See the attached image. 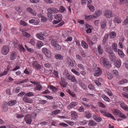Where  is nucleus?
Returning a JSON list of instances; mask_svg holds the SVG:
<instances>
[{
  "mask_svg": "<svg viewBox=\"0 0 128 128\" xmlns=\"http://www.w3.org/2000/svg\"><path fill=\"white\" fill-rule=\"evenodd\" d=\"M100 61L101 64L107 68H109L110 66V64L108 62V59L102 57L100 59Z\"/></svg>",
  "mask_w": 128,
  "mask_h": 128,
  "instance_id": "nucleus-1",
  "label": "nucleus"
},
{
  "mask_svg": "<svg viewBox=\"0 0 128 128\" xmlns=\"http://www.w3.org/2000/svg\"><path fill=\"white\" fill-rule=\"evenodd\" d=\"M101 114L105 116L108 118H110L112 120H115L116 119L112 115L110 114L107 112L106 110H101L100 111Z\"/></svg>",
  "mask_w": 128,
  "mask_h": 128,
  "instance_id": "nucleus-2",
  "label": "nucleus"
},
{
  "mask_svg": "<svg viewBox=\"0 0 128 128\" xmlns=\"http://www.w3.org/2000/svg\"><path fill=\"white\" fill-rule=\"evenodd\" d=\"M104 16L108 18H110L114 17V14L110 10H106L104 12Z\"/></svg>",
  "mask_w": 128,
  "mask_h": 128,
  "instance_id": "nucleus-3",
  "label": "nucleus"
},
{
  "mask_svg": "<svg viewBox=\"0 0 128 128\" xmlns=\"http://www.w3.org/2000/svg\"><path fill=\"white\" fill-rule=\"evenodd\" d=\"M30 82L34 85H36V87L35 88L36 90L40 91L43 88L41 85L40 82H38L37 81H36V82L30 81Z\"/></svg>",
  "mask_w": 128,
  "mask_h": 128,
  "instance_id": "nucleus-4",
  "label": "nucleus"
},
{
  "mask_svg": "<svg viewBox=\"0 0 128 128\" xmlns=\"http://www.w3.org/2000/svg\"><path fill=\"white\" fill-rule=\"evenodd\" d=\"M42 52L48 58H50L51 56V54L50 51L46 48H44L42 50Z\"/></svg>",
  "mask_w": 128,
  "mask_h": 128,
  "instance_id": "nucleus-5",
  "label": "nucleus"
},
{
  "mask_svg": "<svg viewBox=\"0 0 128 128\" xmlns=\"http://www.w3.org/2000/svg\"><path fill=\"white\" fill-rule=\"evenodd\" d=\"M9 48L6 46H3L2 49L1 53L4 55H6L9 52Z\"/></svg>",
  "mask_w": 128,
  "mask_h": 128,
  "instance_id": "nucleus-6",
  "label": "nucleus"
},
{
  "mask_svg": "<svg viewBox=\"0 0 128 128\" xmlns=\"http://www.w3.org/2000/svg\"><path fill=\"white\" fill-rule=\"evenodd\" d=\"M24 120L26 123L28 124H30L32 121L31 116L30 114L26 116L24 118Z\"/></svg>",
  "mask_w": 128,
  "mask_h": 128,
  "instance_id": "nucleus-7",
  "label": "nucleus"
},
{
  "mask_svg": "<svg viewBox=\"0 0 128 128\" xmlns=\"http://www.w3.org/2000/svg\"><path fill=\"white\" fill-rule=\"evenodd\" d=\"M66 76L69 80H70L73 82L76 83L77 82V81L74 76H72L68 74H66Z\"/></svg>",
  "mask_w": 128,
  "mask_h": 128,
  "instance_id": "nucleus-8",
  "label": "nucleus"
},
{
  "mask_svg": "<svg viewBox=\"0 0 128 128\" xmlns=\"http://www.w3.org/2000/svg\"><path fill=\"white\" fill-rule=\"evenodd\" d=\"M102 73V71L99 67H97V69L94 72L95 76H98L101 74Z\"/></svg>",
  "mask_w": 128,
  "mask_h": 128,
  "instance_id": "nucleus-9",
  "label": "nucleus"
},
{
  "mask_svg": "<svg viewBox=\"0 0 128 128\" xmlns=\"http://www.w3.org/2000/svg\"><path fill=\"white\" fill-rule=\"evenodd\" d=\"M105 51L108 52L109 54H112V56H114V54L112 53V52L111 49V47H110L109 46H106L104 47Z\"/></svg>",
  "mask_w": 128,
  "mask_h": 128,
  "instance_id": "nucleus-10",
  "label": "nucleus"
},
{
  "mask_svg": "<svg viewBox=\"0 0 128 128\" xmlns=\"http://www.w3.org/2000/svg\"><path fill=\"white\" fill-rule=\"evenodd\" d=\"M120 106L124 110L126 111H128V106L126 105L124 102L123 101L120 102Z\"/></svg>",
  "mask_w": 128,
  "mask_h": 128,
  "instance_id": "nucleus-11",
  "label": "nucleus"
},
{
  "mask_svg": "<svg viewBox=\"0 0 128 128\" xmlns=\"http://www.w3.org/2000/svg\"><path fill=\"white\" fill-rule=\"evenodd\" d=\"M47 11L48 12L52 14L57 13L58 12V10L56 8H48L47 9Z\"/></svg>",
  "mask_w": 128,
  "mask_h": 128,
  "instance_id": "nucleus-12",
  "label": "nucleus"
},
{
  "mask_svg": "<svg viewBox=\"0 0 128 128\" xmlns=\"http://www.w3.org/2000/svg\"><path fill=\"white\" fill-rule=\"evenodd\" d=\"M32 66L34 68H36L37 70H39L40 69L41 66L39 64L38 62L35 61L32 64Z\"/></svg>",
  "mask_w": 128,
  "mask_h": 128,
  "instance_id": "nucleus-13",
  "label": "nucleus"
},
{
  "mask_svg": "<svg viewBox=\"0 0 128 128\" xmlns=\"http://www.w3.org/2000/svg\"><path fill=\"white\" fill-rule=\"evenodd\" d=\"M61 81L60 82V85L63 87H65L66 86V79L64 77H61L60 78Z\"/></svg>",
  "mask_w": 128,
  "mask_h": 128,
  "instance_id": "nucleus-14",
  "label": "nucleus"
},
{
  "mask_svg": "<svg viewBox=\"0 0 128 128\" xmlns=\"http://www.w3.org/2000/svg\"><path fill=\"white\" fill-rule=\"evenodd\" d=\"M78 104V102H72L68 104L67 106V108L68 110H70L76 106Z\"/></svg>",
  "mask_w": 128,
  "mask_h": 128,
  "instance_id": "nucleus-15",
  "label": "nucleus"
},
{
  "mask_svg": "<svg viewBox=\"0 0 128 128\" xmlns=\"http://www.w3.org/2000/svg\"><path fill=\"white\" fill-rule=\"evenodd\" d=\"M16 57V53L15 52H12L10 54V58L11 60H15Z\"/></svg>",
  "mask_w": 128,
  "mask_h": 128,
  "instance_id": "nucleus-16",
  "label": "nucleus"
},
{
  "mask_svg": "<svg viewBox=\"0 0 128 128\" xmlns=\"http://www.w3.org/2000/svg\"><path fill=\"white\" fill-rule=\"evenodd\" d=\"M23 101L25 102L31 104L32 102V100L27 97L24 98H23Z\"/></svg>",
  "mask_w": 128,
  "mask_h": 128,
  "instance_id": "nucleus-17",
  "label": "nucleus"
},
{
  "mask_svg": "<svg viewBox=\"0 0 128 128\" xmlns=\"http://www.w3.org/2000/svg\"><path fill=\"white\" fill-rule=\"evenodd\" d=\"M93 118L96 121L98 122H100L102 120L100 117L95 114L93 116Z\"/></svg>",
  "mask_w": 128,
  "mask_h": 128,
  "instance_id": "nucleus-18",
  "label": "nucleus"
},
{
  "mask_svg": "<svg viewBox=\"0 0 128 128\" xmlns=\"http://www.w3.org/2000/svg\"><path fill=\"white\" fill-rule=\"evenodd\" d=\"M26 11L28 12L34 16H36V12L31 8L29 7L27 8Z\"/></svg>",
  "mask_w": 128,
  "mask_h": 128,
  "instance_id": "nucleus-19",
  "label": "nucleus"
},
{
  "mask_svg": "<svg viewBox=\"0 0 128 128\" xmlns=\"http://www.w3.org/2000/svg\"><path fill=\"white\" fill-rule=\"evenodd\" d=\"M62 15L61 14H56L54 18L56 20L61 22L62 20Z\"/></svg>",
  "mask_w": 128,
  "mask_h": 128,
  "instance_id": "nucleus-20",
  "label": "nucleus"
},
{
  "mask_svg": "<svg viewBox=\"0 0 128 128\" xmlns=\"http://www.w3.org/2000/svg\"><path fill=\"white\" fill-rule=\"evenodd\" d=\"M113 22L119 24L120 23L122 22V20L118 16H116L115 17L113 20Z\"/></svg>",
  "mask_w": 128,
  "mask_h": 128,
  "instance_id": "nucleus-21",
  "label": "nucleus"
},
{
  "mask_svg": "<svg viewBox=\"0 0 128 128\" xmlns=\"http://www.w3.org/2000/svg\"><path fill=\"white\" fill-rule=\"evenodd\" d=\"M96 18V16H95L90 15L86 16L85 18L86 20L88 21L90 20H92V19L95 18Z\"/></svg>",
  "mask_w": 128,
  "mask_h": 128,
  "instance_id": "nucleus-22",
  "label": "nucleus"
},
{
  "mask_svg": "<svg viewBox=\"0 0 128 128\" xmlns=\"http://www.w3.org/2000/svg\"><path fill=\"white\" fill-rule=\"evenodd\" d=\"M121 112L119 110L117 109H114L113 110L112 112L116 116L120 115Z\"/></svg>",
  "mask_w": 128,
  "mask_h": 128,
  "instance_id": "nucleus-23",
  "label": "nucleus"
},
{
  "mask_svg": "<svg viewBox=\"0 0 128 128\" xmlns=\"http://www.w3.org/2000/svg\"><path fill=\"white\" fill-rule=\"evenodd\" d=\"M71 116L72 118H73L76 119L77 116L78 115L77 113L74 111H72L71 112Z\"/></svg>",
  "mask_w": 128,
  "mask_h": 128,
  "instance_id": "nucleus-24",
  "label": "nucleus"
},
{
  "mask_svg": "<svg viewBox=\"0 0 128 128\" xmlns=\"http://www.w3.org/2000/svg\"><path fill=\"white\" fill-rule=\"evenodd\" d=\"M81 45L82 47L85 49H87L88 47V46L84 40L82 41Z\"/></svg>",
  "mask_w": 128,
  "mask_h": 128,
  "instance_id": "nucleus-25",
  "label": "nucleus"
},
{
  "mask_svg": "<svg viewBox=\"0 0 128 128\" xmlns=\"http://www.w3.org/2000/svg\"><path fill=\"white\" fill-rule=\"evenodd\" d=\"M108 34H106L104 36L102 40L103 44L104 45L106 42V41L107 40L108 37Z\"/></svg>",
  "mask_w": 128,
  "mask_h": 128,
  "instance_id": "nucleus-26",
  "label": "nucleus"
},
{
  "mask_svg": "<svg viewBox=\"0 0 128 128\" xmlns=\"http://www.w3.org/2000/svg\"><path fill=\"white\" fill-rule=\"evenodd\" d=\"M84 115L86 117L88 118H90L92 116L91 113L88 111H86L84 112Z\"/></svg>",
  "mask_w": 128,
  "mask_h": 128,
  "instance_id": "nucleus-27",
  "label": "nucleus"
},
{
  "mask_svg": "<svg viewBox=\"0 0 128 128\" xmlns=\"http://www.w3.org/2000/svg\"><path fill=\"white\" fill-rule=\"evenodd\" d=\"M128 82V80L127 79H123L118 82V84L119 85H122L127 82Z\"/></svg>",
  "mask_w": 128,
  "mask_h": 128,
  "instance_id": "nucleus-28",
  "label": "nucleus"
},
{
  "mask_svg": "<svg viewBox=\"0 0 128 128\" xmlns=\"http://www.w3.org/2000/svg\"><path fill=\"white\" fill-rule=\"evenodd\" d=\"M96 124L97 123L92 120H90L88 123V125L90 126H95Z\"/></svg>",
  "mask_w": 128,
  "mask_h": 128,
  "instance_id": "nucleus-29",
  "label": "nucleus"
},
{
  "mask_svg": "<svg viewBox=\"0 0 128 128\" xmlns=\"http://www.w3.org/2000/svg\"><path fill=\"white\" fill-rule=\"evenodd\" d=\"M47 16L48 20L50 22H51L53 18V16L52 14L50 12L47 13Z\"/></svg>",
  "mask_w": 128,
  "mask_h": 128,
  "instance_id": "nucleus-30",
  "label": "nucleus"
},
{
  "mask_svg": "<svg viewBox=\"0 0 128 128\" xmlns=\"http://www.w3.org/2000/svg\"><path fill=\"white\" fill-rule=\"evenodd\" d=\"M102 97L105 101L108 102H110V99L105 95L104 94H102Z\"/></svg>",
  "mask_w": 128,
  "mask_h": 128,
  "instance_id": "nucleus-31",
  "label": "nucleus"
},
{
  "mask_svg": "<svg viewBox=\"0 0 128 128\" xmlns=\"http://www.w3.org/2000/svg\"><path fill=\"white\" fill-rule=\"evenodd\" d=\"M36 36L40 40H44V38L42 35L39 33H38L36 35Z\"/></svg>",
  "mask_w": 128,
  "mask_h": 128,
  "instance_id": "nucleus-32",
  "label": "nucleus"
},
{
  "mask_svg": "<svg viewBox=\"0 0 128 128\" xmlns=\"http://www.w3.org/2000/svg\"><path fill=\"white\" fill-rule=\"evenodd\" d=\"M98 50L99 54H102L103 52V50L100 45L98 47Z\"/></svg>",
  "mask_w": 128,
  "mask_h": 128,
  "instance_id": "nucleus-33",
  "label": "nucleus"
},
{
  "mask_svg": "<svg viewBox=\"0 0 128 128\" xmlns=\"http://www.w3.org/2000/svg\"><path fill=\"white\" fill-rule=\"evenodd\" d=\"M16 102V100H10L8 102V104L9 106H12L14 105Z\"/></svg>",
  "mask_w": 128,
  "mask_h": 128,
  "instance_id": "nucleus-34",
  "label": "nucleus"
},
{
  "mask_svg": "<svg viewBox=\"0 0 128 128\" xmlns=\"http://www.w3.org/2000/svg\"><path fill=\"white\" fill-rule=\"evenodd\" d=\"M55 57L56 59L61 60L63 59L64 56L61 54H58L56 55L55 56Z\"/></svg>",
  "mask_w": 128,
  "mask_h": 128,
  "instance_id": "nucleus-35",
  "label": "nucleus"
},
{
  "mask_svg": "<svg viewBox=\"0 0 128 128\" xmlns=\"http://www.w3.org/2000/svg\"><path fill=\"white\" fill-rule=\"evenodd\" d=\"M112 46L113 50L115 52H117V44L116 43H113L112 44Z\"/></svg>",
  "mask_w": 128,
  "mask_h": 128,
  "instance_id": "nucleus-36",
  "label": "nucleus"
},
{
  "mask_svg": "<svg viewBox=\"0 0 128 128\" xmlns=\"http://www.w3.org/2000/svg\"><path fill=\"white\" fill-rule=\"evenodd\" d=\"M120 4L121 5L126 4L128 5V0H119Z\"/></svg>",
  "mask_w": 128,
  "mask_h": 128,
  "instance_id": "nucleus-37",
  "label": "nucleus"
},
{
  "mask_svg": "<svg viewBox=\"0 0 128 128\" xmlns=\"http://www.w3.org/2000/svg\"><path fill=\"white\" fill-rule=\"evenodd\" d=\"M113 75L116 76H117L119 74L118 72L116 70H114L112 71Z\"/></svg>",
  "mask_w": 128,
  "mask_h": 128,
  "instance_id": "nucleus-38",
  "label": "nucleus"
},
{
  "mask_svg": "<svg viewBox=\"0 0 128 128\" xmlns=\"http://www.w3.org/2000/svg\"><path fill=\"white\" fill-rule=\"evenodd\" d=\"M51 44L54 47L58 43L56 40H52L51 41Z\"/></svg>",
  "mask_w": 128,
  "mask_h": 128,
  "instance_id": "nucleus-39",
  "label": "nucleus"
},
{
  "mask_svg": "<svg viewBox=\"0 0 128 128\" xmlns=\"http://www.w3.org/2000/svg\"><path fill=\"white\" fill-rule=\"evenodd\" d=\"M110 38H113L116 37V34L114 32H113L110 33Z\"/></svg>",
  "mask_w": 128,
  "mask_h": 128,
  "instance_id": "nucleus-40",
  "label": "nucleus"
},
{
  "mask_svg": "<svg viewBox=\"0 0 128 128\" xmlns=\"http://www.w3.org/2000/svg\"><path fill=\"white\" fill-rule=\"evenodd\" d=\"M60 110H56L53 111L52 112V115L54 116V115H56L60 113Z\"/></svg>",
  "mask_w": 128,
  "mask_h": 128,
  "instance_id": "nucleus-41",
  "label": "nucleus"
},
{
  "mask_svg": "<svg viewBox=\"0 0 128 128\" xmlns=\"http://www.w3.org/2000/svg\"><path fill=\"white\" fill-rule=\"evenodd\" d=\"M86 38L89 44L91 45H92L94 42L90 40V38L88 36H87Z\"/></svg>",
  "mask_w": 128,
  "mask_h": 128,
  "instance_id": "nucleus-42",
  "label": "nucleus"
},
{
  "mask_svg": "<svg viewBox=\"0 0 128 128\" xmlns=\"http://www.w3.org/2000/svg\"><path fill=\"white\" fill-rule=\"evenodd\" d=\"M48 87L50 88L54 92L56 91L57 90V88H56L52 85H49L48 86Z\"/></svg>",
  "mask_w": 128,
  "mask_h": 128,
  "instance_id": "nucleus-43",
  "label": "nucleus"
},
{
  "mask_svg": "<svg viewBox=\"0 0 128 128\" xmlns=\"http://www.w3.org/2000/svg\"><path fill=\"white\" fill-rule=\"evenodd\" d=\"M25 95L28 97H31L33 96L34 94L33 92H29L26 93Z\"/></svg>",
  "mask_w": 128,
  "mask_h": 128,
  "instance_id": "nucleus-44",
  "label": "nucleus"
},
{
  "mask_svg": "<svg viewBox=\"0 0 128 128\" xmlns=\"http://www.w3.org/2000/svg\"><path fill=\"white\" fill-rule=\"evenodd\" d=\"M22 34L24 36L28 38H29L31 36V35L30 34H29L26 32H23Z\"/></svg>",
  "mask_w": 128,
  "mask_h": 128,
  "instance_id": "nucleus-45",
  "label": "nucleus"
},
{
  "mask_svg": "<svg viewBox=\"0 0 128 128\" xmlns=\"http://www.w3.org/2000/svg\"><path fill=\"white\" fill-rule=\"evenodd\" d=\"M116 66L118 68L120 67L121 66V62L120 61L117 60L116 62Z\"/></svg>",
  "mask_w": 128,
  "mask_h": 128,
  "instance_id": "nucleus-46",
  "label": "nucleus"
},
{
  "mask_svg": "<svg viewBox=\"0 0 128 128\" xmlns=\"http://www.w3.org/2000/svg\"><path fill=\"white\" fill-rule=\"evenodd\" d=\"M118 51L120 56L122 58L124 57V54L123 52L120 50L119 49H118Z\"/></svg>",
  "mask_w": 128,
  "mask_h": 128,
  "instance_id": "nucleus-47",
  "label": "nucleus"
},
{
  "mask_svg": "<svg viewBox=\"0 0 128 128\" xmlns=\"http://www.w3.org/2000/svg\"><path fill=\"white\" fill-rule=\"evenodd\" d=\"M119 117L123 119H126L127 117L122 112H121Z\"/></svg>",
  "mask_w": 128,
  "mask_h": 128,
  "instance_id": "nucleus-48",
  "label": "nucleus"
},
{
  "mask_svg": "<svg viewBox=\"0 0 128 128\" xmlns=\"http://www.w3.org/2000/svg\"><path fill=\"white\" fill-rule=\"evenodd\" d=\"M87 6L91 12H93L94 10V8L93 6L88 5Z\"/></svg>",
  "mask_w": 128,
  "mask_h": 128,
  "instance_id": "nucleus-49",
  "label": "nucleus"
},
{
  "mask_svg": "<svg viewBox=\"0 0 128 128\" xmlns=\"http://www.w3.org/2000/svg\"><path fill=\"white\" fill-rule=\"evenodd\" d=\"M65 10L66 8L64 7L61 6L60 7L59 11L61 13H63Z\"/></svg>",
  "mask_w": 128,
  "mask_h": 128,
  "instance_id": "nucleus-50",
  "label": "nucleus"
},
{
  "mask_svg": "<svg viewBox=\"0 0 128 128\" xmlns=\"http://www.w3.org/2000/svg\"><path fill=\"white\" fill-rule=\"evenodd\" d=\"M25 47V48L26 49V50L29 52H34V50L32 48H28L26 45H25L24 46Z\"/></svg>",
  "mask_w": 128,
  "mask_h": 128,
  "instance_id": "nucleus-51",
  "label": "nucleus"
},
{
  "mask_svg": "<svg viewBox=\"0 0 128 128\" xmlns=\"http://www.w3.org/2000/svg\"><path fill=\"white\" fill-rule=\"evenodd\" d=\"M35 39L34 38L31 39L29 42L32 45H34L35 44Z\"/></svg>",
  "mask_w": 128,
  "mask_h": 128,
  "instance_id": "nucleus-52",
  "label": "nucleus"
},
{
  "mask_svg": "<svg viewBox=\"0 0 128 128\" xmlns=\"http://www.w3.org/2000/svg\"><path fill=\"white\" fill-rule=\"evenodd\" d=\"M40 16H41V21L44 22H46L48 20V19L45 16H41V14H40Z\"/></svg>",
  "mask_w": 128,
  "mask_h": 128,
  "instance_id": "nucleus-53",
  "label": "nucleus"
},
{
  "mask_svg": "<svg viewBox=\"0 0 128 128\" xmlns=\"http://www.w3.org/2000/svg\"><path fill=\"white\" fill-rule=\"evenodd\" d=\"M20 24L21 25L23 26H28V24L26 22L22 20L20 21Z\"/></svg>",
  "mask_w": 128,
  "mask_h": 128,
  "instance_id": "nucleus-54",
  "label": "nucleus"
},
{
  "mask_svg": "<svg viewBox=\"0 0 128 128\" xmlns=\"http://www.w3.org/2000/svg\"><path fill=\"white\" fill-rule=\"evenodd\" d=\"M68 64L70 66L73 67L74 66V64L72 60L70 58L68 59Z\"/></svg>",
  "mask_w": 128,
  "mask_h": 128,
  "instance_id": "nucleus-55",
  "label": "nucleus"
},
{
  "mask_svg": "<svg viewBox=\"0 0 128 128\" xmlns=\"http://www.w3.org/2000/svg\"><path fill=\"white\" fill-rule=\"evenodd\" d=\"M68 92L69 94L73 97H75L76 95L74 92H71L70 90H68Z\"/></svg>",
  "mask_w": 128,
  "mask_h": 128,
  "instance_id": "nucleus-56",
  "label": "nucleus"
},
{
  "mask_svg": "<svg viewBox=\"0 0 128 128\" xmlns=\"http://www.w3.org/2000/svg\"><path fill=\"white\" fill-rule=\"evenodd\" d=\"M102 13V11L101 10H97L96 12V14L97 17L98 16Z\"/></svg>",
  "mask_w": 128,
  "mask_h": 128,
  "instance_id": "nucleus-57",
  "label": "nucleus"
},
{
  "mask_svg": "<svg viewBox=\"0 0 128 128\" xmlns=\"http://www.w3.org/2000/svg\"><path fill=\"white\" fill-rule=\"evenodd\" d=\"M106 76L110 80L112 79L113 78V76L110 73H107L106 74Z\"/></svg>",
  "mask_w": 128,
  "mask_h": 128,
  "instance_id": "nucleus-58",
  "label": "nucleus"
},
{
  "mask_svg": "<svg viewBox=\"0 0 128 128\" xmlns=\"http://www.w3.org/2000/svg\"><path fill=\"white\" fill-rule=\"evenodd\" d=\"M44 45L43 43L40 41H38L37 42V46L39 47H41Z\"/></svg>",
  "mask_w": 128,
  "mask_h": 128,
  "instance_id": "nucleus-59",
  "label": "nucleus"
},
{
  "mask_svg": "<svg viewBox=\"0 0 128 128\" xmlns=\"http://www.w3.org/2000/svg\"><path fill=\"white\" fill-rule=\"evenodd\" d=\"M71 71L73 73H74L75 74L78 76H79L80 75L79 73L77 71H76L74 69H72L71 70Z\"/></svg>",
  "mask_w": 128,
  "mask_h": 128,
  "instance_id": "nucleus-60",
  "label": "nucleus"
},
{
  "mask_svg": "<svg viewBox=\"0 0 128 128\" xmlns=\"http://www.w3.org/2000/svg\"><path fill=\"white\" fill-rule=\"evenodd\" d=\"M106 22H103L102 23L101 26V28L102 29H104L105 28L106 26Z\"/></svg>",
  "mask_w": 128,
  "mask_h": 128,
  "instance_id": "nucleus-61",
  "label": "nucleus"
},
{
  "mask_svg": "<svg viewBox=\"0 0 128 128\" xmlns=\"http://www.w3.org/2000/svg\"><path fill=\"white\" fill-rule=\"evenodd\" d=\"M54 47H55L56 49L57 50H60L61 48V46L58 44L56 45V46H55Z\"/></svg>",
  "mask_w": 128,
  "mask_h": 128,
  "instance_id": "nucleus-62",
  "label": "nucleus"
},
{
  "mask_svg": "<svg viewBox=\"0 0 128 128\" xmlns=\"http://www.w3.org/2000/svg\"><path fill=\"white\" fill-rule=\"evenodd\" d=\"M98 104L99 106L101 107L105 108L106 107V106L102 102H99Z\"/></svg>",
  "mask_w": 128,
  "mask_h": 128,
  "instance_id": "nucleus-63",
  "label": "nucleus"
},
{
  "mask_svg": "<svg viewBox=\"0 0 128 128\" xmlns=\"http://www.w3.org/2000/svg\"><path fill=\"white\" fill-rule=\"evenodd\" d=\"M88 88L92 90H94V87L92 84H90L88 86Z\"/></svg>",
  "mask_w": 128,
  "mask_h": 128,
  "instance_id": "nucleus-64",
  "label": "nucleus"
}]
</instances>
